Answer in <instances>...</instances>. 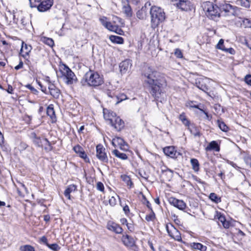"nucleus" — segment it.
I'll use <instances>...</instances> for the list:
<instances>
[{"instance_id":"1","label":"nucleus","mask_w":251,"mask_h":251,"mask_svg":"<svg viewBox=\"0 0 251 251\" xmlns=\"http://www.w3.org/2000/svg\"><path fill=\"white\" fill-rule=\"evenodd\" d=\"M158 72L149 68L148 72L145 74L146 78L145 81L151 87V93L152 96L159 100L164 94L167 82L164 78L158 79Z\"/></svg>"},{"instance_id":"2","label":"nucleus","mask_w":251,"mask_h":251,"mask_svg":"<svg viewBox=\"0 0 251 251\" xmlns=\"http://www.w3.org/2000/svg\"><path fill=\"white\" fill-rule=\"evenodd\" d=\"M103 82V78L97 72L90 70L85 73L81 80L83 86L96 87L101 85Z\"/></svg>"},{"instance_id":"3","label":"nucleus","mask_w":251,"mask_h":251,"mask_svg":"<svg viewBox=\"0 0 251 251\" xmlns=\"http://www.w3.org/2000/svg\"><path fill=\"white\" fill-rule=\"evenodd\" d=\"M103 117L107 122L117 131H120L125 126L124 121L113 112L104 109Z\"/></svg>"},{"instance_id":"4","label":"nucleus","mask_w":251,"mask_h":251,"mask_svg":"<svg viewBox=\"0 0 251 251\" xmlns=\"http://www.w3.org/2000/svg\"><path fill=\"white\" fill-rule=\"evenodd\" d=\"M151 17V25L152 27H156L160 23L163 22L165 19L163 10L159 7L152 6L150 9Z\"/></svg>"},{"instance_id":"5","label":"nucleus","mask_w":251,"mask_h":251,"mask_svg":"<svg viewBox=\"0 0 251 251\" xmlns=\"http://www.w3.org/2000/svg\"><path fill=\"white\" fill-rule=\"evenodd\" d=\"M214 1L215 3V5L210 2H206L205 9L207 16L212 20H216L220 16V9L218 0H214Z\"/></svg>"},{"instance_id":"6","label":"nucleus","mask_w":251,"mask_h":251,"mask_svg":"<svg viewBox=\"0 0 251 251\" xmlns=\"http://www.w3.org/2000/svg\"><path fill=\"white\" fill-rule=\"evenodd\" d=\"M60 71L62 75L61 77L67 84H72L76 81L75 75L67 65L63 64L61 66Z\"/></svg>"},{"instance_id":"7","label":"nucleus","mask_w":251,"mask_h":251,"mask_svg":"<svg viewBox=\"0 0 251 251\" xmlns=\"http://www.w3.org/2000/svg\"><path fill=\"white\" fill-rule=\"evenodd\" d=\"M174 5L181 11H189L195 9V6L190 0H171Z\"/></svg>"},{"instance_id":"8","label":"nucleus","mask_w":251,"mask_h":251,"mask_svg":"<svg viewBox=\"0 0 251 251\" xmlns=\"http://www.w3.org/2000/svg\"><path fill=\"white\" fill-rule=\"evenodd\" d=\"M31 7H37L38 11L40 12H45L50 9L53 3V0H46L41 1L37 0L39 3L38 5L34 4V2H36V0H29Z\"/></svg>"},{"instance_id":"9","label":"nucleus","mask_w":251,"mask_h":251,"mask_svg":"<svg viewBox=\"0 0 251 251\" xmlns=\"http://www.w3.org/2000/svg\"><path fill=\"white\" fill-rule=\"evenodd\" d=\"M219 8L220 11H223L226 16H235L236 14V11L238 8L236 6H233L229 3L224 2L223 3L219 2Z\"/></svg>"},{"instance_id":"10","label":"nucleus","mask_w":251,"mask_h":251,"mask_svg":"<svg viewBox=\"0 0 251 251\" xmlns=\"http://www.w3.org/2000/svg\"><path fill=\"white\" fill-rule=\"evenodd\" d=\"M96 156L103 163H106L108 161L105 149L101 144H99L96 147Z\"/></svg>"},{"instance_id":"11","label":"nucleus","mask_w":251,"mask_h":251,"mask_svg":"<svg viewBox=\"0 0 251 251\" xmlns=\"http://www.w3.org/2000/svg\"><path fill=\"white\" fill-rule=\"evenodd\" d=\"M166 229L169 236L172 238L178 241L181 240V237L179 231L173 225L171 224L170 226L166 225Z\"/></svg>"},{"instance_id":"12","label":"nucleus","mask_w":251,"mask_h":251,"mask_svg":"<svg viewBox=\"0 0 251 251\" xmlns=\"http://www.w3.org/2000/svg\"><path fill=\"white\" fill-rule=\"evenodd\" d=\"M112 144L114 147H119L120 149L125 151L128 150V147L123 139L117 137L113 138L112 141Z\"/></svg>"},{"instance_id":"13","label":"nucleus","mask_w":251,"mask_h":251,"mask_svg":"<svg viewBox=\"0 0 251 251\" xmlns=\"http://www.w3.org/2000/svg\"><path fill=\"white\" fill-rule=\"evenodd\" d=\"M210 80L206 77L200 78L196 81V84L197 87L204 92L207 93L209 90V86L208 84L210 83Z\"/></svg>"},{"instance_id":"14","label":"nucleus","mask_w":251,"mask_h":251,"mask_svg":"<svg viewBox=\"0 0 251 251\" xmlns=\"http://www.w3.org/2000/svg\"><path fill=\"white\" fill-rule=\"evenodd\" d=\"M168 201L171 205L177 208L179 210H183L185 209L186 207V203L182 200H180L174 197H170Z\"/></svg>"},{"instance_id":"15","label":"nucleus","mask_w":251,"mask_h":251,"mask_svg":"<svg viewBox=\"0 0 251 251\" xmlns=\"http://www.w3.org/2000/svg\"><path fill=\"white\" fill-rule=\"evenodd\" d=\"M163 152L166 156L172 158H176L180 153L177 152L174 146H168L163 148Z\"/></svg>"},{"instance_id":"16","label":"nucleus","mask_w":251,"mask_h":251,"mask_svg":"<svg viewBox=\"0 0 251 251\" xmlns=\"http://www.w3.org/2000/svg\"><path fill=\"white\" fill-rule=\"evenodd\" d=\"M122 12L126 17L130 18L132 16V10L129 3L128 0H124L122 2Z\"/></svg>"},{"instance_id":"17","label":"nucleus","mask_w":251,"mask_h":251,"mask_svg":"<svg viewBox=\"0 0 251 251\" xmlns=\"http://www.w3.org/2000/svg\"><path fill=\"white\" fill-rule=\"evenodd\" d=\"M122 241L124 245L127 247H132L135 245L134 239L127 234L123 235Z\"/></svg>"},{"instance_id":"18","label":"nucleus","mask_w":251,"mask_h":251,"mask_svg":"<svg viewBox=\"0 0 251 251\" xmlns=\"http://www.w3.org/2000/svg\"><path fill=\"white\" fill-rule=\"evenodd\" d=\"M73 150L75 152L78 154L81 158H83L85 162L89 161V158L87 157V154L84 151L83 148L80 146L76 145L73 148Z\"/></svg>"},{"instance_id":"19","label":"nucleus","mask_w":251,"mask_h":251,"mask_svg":"<svg viewBox=\"0 0 251 251\" xmlns=\"http://www.w3.org/2000/svg\"><path fill=\"white\" fill-rule=\"evenodd\" d=\"M50 94L54 99L59 98L60 95V91L53 84L50 83L48 86Z\"/></svg>"},{"instance_id":"20","label":"nucleus","mask_w":251,"mask_h":251,"mask_svg":"<svg viewBox=\"0 0 251 251\" xmlns=\"http://www.w3.org/2000/svg\"><path fill=\"white\" fill-rule=\"evenodd\" d=\"M132 64L129 60H125L120 63L119 68L121 73H126L131 68Z\"/></svg>"},{"instance_id":"21","label":"nucleus","mask_w":251,"mask_h":251,"mask_svg":"<svg viewBox=\"0 0 251 251\" xmlns=\"http://www.w3.org/2000/svg\"><path fill=\"white\" fill-rule=\"evenodd\" d=\"M107 227L108 229L118 234L121 233L123 231L122 228L119 225L113 222H108Z\"/></svg>"},{"instance_id":"22","label":"nucleus","mask_w":251,"mask_h":251,"mask_svg":"<svg viewBox=\"0 0 251 251\" xmlns=\"http://www.w3.org/2000/svg\"><path fill=\"white\" fill-rule=\"evenodd\" d=\"M148 9L146 6L142 7L136 13L137 17L140 20H145L147 17Z\"/></svg>"},{"instance_id":"23","label":"nucleus","mask_w":251,"mask_h":251,"mask_svg":"<svg viewBox=\"0 0 251 251\" xmlns=\"http://www.w3.org/2000/svg\"><path fill=\"white\" fill-rule=\"evenodd\" d=\"M76 190V186L75 184H71L69 185L64 191V194L65 196L69 200L71 199L70 194L75 191Z\"/></svg>"},{"instance_id":"24","label":"nucleus","mask_w":251,"mask_h":251,"mask_svg":"<svg viewBox=\"0 0 251 251\" xmlns=\"http://www.w3.org/2000/svg\"><path fill=\"white\" fill-rule=\"evenodd\" d=\"M206 150H214L216 151H220V147L216 141H213L211 142L206 148Z\"/></svg>"},{"instance_id":"25","label":"nucleus","mask_w":251,"mask_h":251,"mask_svg":"<svg viewBox=\"0 0 251 251\" xmlns=\"http://www.w3.org/2000/svg\"><path fill=\"white\" fill-rule=\"evenodd\" d=\"M188 129L191 133L194 136V137H200L201 133L199 129L194 125H191L188 127Z\"/></svg>"},{"instance_id":"26","label":"nucleus","mask_w":251,"mask_h":251,"mask_svg":"<svg viewBox=\"0 0 251 251\" xmlns=\"http://www.w3.org/2000/svg\"><path fill=\"white\" fill-rule=\"evenodd\" d=\"M218 220L222 223L223 226L225 228H228L229 227L230 223L228 221L226 220L225 217L221 214L218 215Z\"/></svg>"},{"instance_id":"27","label":"nucleus","mask_w":251,"mask_h":251,"mask_svg":"<svg viewBox=\"0 0 251 251\" xmlns=\"http://www.w3.org/2000/svg\"><path fill=\"white\" fill-rule=\"evenodd\" d=\"M110 40L114 43L122 44L124 43V39L120 36L115 35H111L109 37Z\"/></svg>"},{"instance_id":"28","label":"nucleus","mask_w":251,"mask_h":251,"mask_svg":"<svg viewBox=\"0 0 251 251\" xmlns=\"http://www.w3.org/2000/svg\"><path fill=\"white\" fill-rule=\"evenodd\" d=\"M113 154L117 157L122 160H126L127 159V155L125 153H122L117 150H114L112 151Z\"/></svg>"},{"instance_id":"29","label":"nucleus","mask_w":251,"mask_h":251,"mask_svg":"<svg viewBox=\"0 0 251 251\" xmlns=\"http://www.w3.org/2000/svg\"><path fill=\"white\" fill-rule=\"evenodd\" d=\"M190 163L193 170L196 172H198L200 169V164L198 159L192 158L190 160Z\"/></svg>"},{"instance_id":"30","label":"nucleus","mask_w":251,"mask_h":251,"mask_svg":"<svg viewBox=\"0 0 251 251\" xmlns=\"http://www.w3.org/2000/svg\"><path fill=\"white\" fill-rule=\"evenodd\" d=\"M108 30L113 32H115L119 35H123L124 34L123 30L121 28H120L117 25H113L112 24L111 25Z\"/></svg>"},{"instance_id":"31","label":"nucleus","mask_w":251,"mask_h":251,"mask_svg":"<svg viewBox=\"0 0 251 251\" xmlns=\"http://www.w3.org/2000/svg\"><path fill=\"white\" fill-rule=\"evenodd\" d=\"M191 247L194 249L198 250L201 251H206L207 249L205 246L199 243H193L191 245Z\"/></svg>"},{"instance_id":"32","label":"nucleus","mask_w":251,"mask_h":251,"mask_svg":"<svg viewBox=\"0 0 251 251\" xmlns=\"http://www.w3.org/2000/svg\"><path fill=\"white\" fill-rule=\"evenodd\" d=\"M100 21L101 24L108 30L109 29L112 23L107 21V18L105 17H102L100 18Z\"/></svg>"},{"instance_id":"33","label":"nucleus","mask_w":251,"mask_h":251,"mask_svg":"<svg viewBox=\"0 0 251 251\" xmlns=\"http://www.w3.org/2000/svg\"><path fill=\"white\" fill-rule=\"evenodd\" d=\"M47 114L48 116H49L51 119L55 118V112L53 108V105L52 104H50L48 106L47 108Z\"/></svg>"},{"instance_id":"34","label":"nucleus","mask_w":251,"mask_h":251,"mask_svg":"<svg viewBox=\"0 0 251 251\" xmlns=\"http://www.w3.org/2000/svg\"><path fill=\"white\" fill-rule=\"evenodd\" d=\"M209 199L216 203H218L221 201V199L216 194L211 193L209 196Z\"/></svg>"},{"instance_id":"35","label":"nucleus","mask_w":251,"mask_h":251,"mask_svg":"<svg viewBox=\"0 0 251 251\" xmlns=\"http://www.w3.org/2000/svg\"><path fill=\"white\" fill-rule=\"evenodd\" d=\"M236 3L246 8H248L250 6V2L249 0H236Z\"/></svg>"},{"instance_id":"36","label":"nucleus","mask_w":251,"mask_h":251,"mask_svg":"<svg viewBox=\"0 0 251 251\" xmlns=\"http://www.w3.org/2000/svg\"><path fill=\"white\" fill-rule=\"evenodd\" d=\"M41 41L50 47L54 46V41L51 38L43 37L41 38Z\"/></svg>"},{"instance_id":"37","label":"nucleus","mask_w":251,"mask_h":251,"mask_svg":"<svg viewBox=\"0 0 251 251\" xmlns=\"http://www.w3.org/2000/svg\"><path fill=\"white\" fill-rule=\"evenodd\" d=\"M122 180L126 184V185L131 188L133 186V183L129 176L126 175L122 176Z\"/></svg>"},{"instance_id":"38","label":"nucleus","mask_w":251,"mask_h":251,"mask_svg":"<svg viewBox=\"0 0 251 251\" xmlns=\"http://www.w3.org/2000/svg\"><path fill=\"white\" fill-rule=\"evenodd\" d=\"M217 124L218 125L219 127L224 132H226L228 130V126L225 124V123L223 122L222 121L218 120L217 121Z\"/></svg>"},{"instance_id":"39","label":"nucleus","mask_w":251,"mask_h":251,"mask_svg":"<svg viewBox=\"0 0 251 251\" xmlns=\"http://www.w3.org/2000/svg\"><path fill=\"white\" fill-rule=\"evenodd\" d=\"M241 25L245 28H251V20L245 19L243 20Z\"/></svg>"},{"instance_id":"40","label":"nucleus","mask_w":251,"mask_h":251,"mask_svg":"<svg viewBox=\"0 0 251 251\" xmlns=\"http://www.w3.org/2000/svg\"><path fill=\"white\" fill-rule=\"evenodd\" d=\"M33 135H34L33 142L34 144L38 147L42 146V141L40 138L37 137L35 133H33Z\"/></svg>"},{"instance_id":"41","label":"nucleus","mask_w":251,"mask_h":251,"mask_svg":"<svg viewBox=\"0 0 251 251\" xmlns=\"http://www.w3.org/2000/svg\"><path fill=\"white\" fill-rule=\"evenodd\" d=\"M224 40L222 39H221L216 46L217 49L221 50H225V47L224 45Z\"/></svg>"},{"instance_id":"42","label":"nucleus","mask_w":251,"mask_h":251,"mask_svg":"<svg viewBox=\"0 0 251 251\" xmlns=\"http://www.w3.org/2000/svg\"><path fill=\"white\" fill-rule=\"evenodd\" d=\"M21 251H35L33 247L30 245H25L21 247Z\"/></svg>"},{"instance_id":"43","label":"nucleus","mask_w":251,"mask_h":251,"mask_svg":"<svg viewBox=\"0 0 251 251\" xmlns=\"http://www.w3.org/2000/svg\"><path fill=\"white\" fill-rule=\"evenodd\" d=\"M47 246L54 251H57L60 250V247L57 244H47Z\"/></svg>"},{"instance_id":"44","label":"nucleus","mask_w":251,"mask_h":251,"mask_svg":"<svg viewBox=\"0 0 251 251\" xmlns=\"http://www.w3.org/2000/svg\"><path fill=\"white\" fill-rule=\"evenodd\" d=\"M155 218V215L154 213L151 212L149 214L147 215L145 217V219L148 221H152Z\"/></svg>"},{"instance_id":"45","label":"nucleus","mask_w":251,"mask_h":251,"mask_svg":"<svg viewBox=\"0 0 251 251\" xmlns=\"http://www.w3.org/2000/svg\"><path fill=\"white\" fill-rule=\"evenodd\" d=\"M109 203L111 206H114L117 204L116 199L112 196L109 199Z\"/></svg>"},{"instance_id":"46","label":"nucleus","mask_w":251,"mask_h":251,"mask_svg":"<svg viewBox=\"0 0 251 251\" xmlns=\"http://www.w3.org/2000/svg\"><path fill=\"white\" fill-rule=\"evenodd\" d=\"M116 97L119 101H118L117 103L119 102L120 101H122L124 100H125L127 99L126 96L124 94H121L119 95H116Z\"/></svg>"},{"instance_id":"47","label":"nucleus","mask_w":251,"mask_h":251,"mask_svg":"<svg viewBox=\"0 0 251 251\" xmlns=\"http://www.w3.org/2000/svg\"><path fill=\"white\" fill-rule=\"evenodd\" d=\"M244 161L246 164L249 167H251V156L247 155L244 157Z\"/></svg>"},{"instance_id":"48","label":"nucleus","mask_w":251,"mask_h":251,"mask_svg":"<svg viewBox=\"0 0 251 251\" xmlns=\"http://www.w3.org/2000/svg\"><path fill=\"white\" fill-rule=\"evenodd\" d=\"M96 187H97V190H98L101 192H103L104 191V185L102 182H98L97 183Z\"/></svg>"},{"instance_id":"49","label":"nucleus","mask_w":251,"mask_h":251,"mask_svg":"<svg viewBox=\"0 0 251 251\" xmlns=\"http://www.w3.org/2000/svg\"><path fill=\"white\" fill-rule=\"evenodd\" d=\"M174 53L176 57L178 58H181L182 57V52L179 49H176L175 50Z\"/></svg>"},{"instance_id":"50","label":"nucleus","mask_w":251,"mask_h":251,"mask_svg":"<svg viewBox=\"0 0 251 251\" xmlns=\"http://www.w3.org/2000/svg\"><path fill=\"white\" fill-rule=\"evenodd\" d=\"M245 81L246 83L251 86V75H248L245 77Z\"/></svg>"},{"instance_id":"51","label":"nucleus","mask_w":251,"mask_h":251,"mask_svg":"<svg viewBox=\"0 0 251 251\" xmlns=\"http://www.w3.org/2000/svg\"><path fill=\"white\" fill-rule=\"evenodd\" d=\"M223 51H224L226 52H228L230 54H234L235 52L234 50L232 48H225V50H223Z\"/></svg>"},{"instance_id":"52","label":"nucleus","mask_w":251,"mask_h":251,"mask_svg":"<svg viewBox=\"0 0 251 251\" xmlns=\"http://www.w3.org/2000/svg\"><path fill=\"white\" fill-rule=\"evenodd\" d=\"M127 229L131 232H132L134 230V226L132 223H127L126 225Z\"/></svg>"},{"instance_id":"53","label":"nucleus","mask_w":251,"mask_h":251,"mask_svg":"<svg viewBox=\"0 0 251 251\" xmlns=\"http://www.w3.org/2000/svg\"><path fill=\"white\" fill-rule=\"evenodd\" d=\"M26 87L30 89L31 91H32L34 94L38 92V91L36 89H35L33 86H32L30 84L26 85Z\"/></svg>"},{"instance_id":"54","label":"nucleus","mask_w":251,"mask_h":251,"mask_svg":"<svg viewBox=\"0 0 251 251\" xmlns=\"http://www.w3.org/2000/svg\"><path fill=\"white\" fill-rule=\"evenodd\" d=\"M23 67V62L22 60H21L19 62V64L15 67V69L16 70H18Z\"/></svg>"},{"instance_id":"55","label":"nucleus","mask_w":251,"mask_h":251,"mask_svg":"<svg viewBox=\"0 0 251 251\" xmlns=\"http://www.w3.org/2000/svg\"><path fill=\"white\" fill-rule=\"evenodd\" d=\"M123 211L126 214H127L129 213V208L128 205H126L123 207Z\"/></svg>"},{"instance_id":"56","label":"nucleus","mask_w":251,"mask_h":251,"mask_svg":"<svg viewBox=\"0 0 251 251\" xmlns=\"http://www.w3.org/2000/svg\"><path fill=\"white\" fill-rule=\"evenodd\" d=\"M40 241L42 243L45 244L47 246V244H49V243H48V240H47V238L45 236H42L40 238Z\"/></svg>"},{"instance_id":"57","label":"nucleus","mask_w":251,"mask_h":251,"mask_svg":"<svg viewBox=\"0 0 251 251\" xmlns=\"http://www.w3.org/2000/svg\"><path fill=\"white\" fill-rule=\"evenodd\" d=\"M107 95H108V97L110 98H113L114 96H116V95L114 94V92L110 91L109 90L107 92Z\"/></svg>"},{"instance_id":"58","label":"nucleus","mask_w":251,"mask_h":251,"mask_svg":"<svg viewBox=\"0 0 251 251\" xmlns=\"http://www.w3.org/2000/svg\"><path fill=\"white\" fill-rule=\"evenodd\" d=\"M182 122L185 126H188V127L190 126V122L187 119H185L184 121H182Z\"/></svg>"},{"instance_id":"59","label":"nucleus","mask_w":251,"mask_h":251,"mask_svg":"<svg viewBox=\"0 0 251 251\" xmlns=\"http://www.w3.org/2000/svg\"><path fill=\"white\" fill-rule=\"evenodd\" d=\"M120 222L122 225H127V220L126 218H122L120 220Z\"/></svg>"},{"instance_id":"60","label":"nucleus","mask_w":251,"mask_h":251,"mask_svg":"<svg viewBox=\"0 0 251 251\" xmlns=\"http://www.w3.org/2000/svg\"><path fill=\"white\" fill-rule=\"evenodd\" d=\"M179 120L182 122L183 121H184L185 119H186V118L185 117V116L184 115V114H181L179 115Z\"/></svg>"},{"instance_id":"61","label":"nucleus","mask_w":251,"mask_h":251,"mask_svg":"<svg viewBox=\"0 0 251 251\" xmlns=\"http://www.w3.org/2000/svg\"><path fill=\"white\" fill-rule=\"evenodd\" d=\"M44 220L46 221V222H48L50 221V217L49 215H45L44 216Z\"/></svg>"},{"instance_id":"62","label":"nucleus","mask_w":251,"mask_h":251,"mask_svg":"<svg viewBox=\"0 0 251 251\" xmlns=\"http://www.w3.org/2000/svg\"><path fill=\"white\" fill-rule=\"evenodd\" d=\"M204 114L205 115L206 119L209 121L211 120V117H210L207 113V112H204Z\"/></svg>"},{"instance_id":"63","label":"nucleus","mask_w":251,"mask_h":251,"mask_svg":"<svg viewBox=\"0 0 251 251\" xmlns=\"http://www.w3.org/2000/svg\"><path fill=\"white\" fill-rule=\"evenodd\" d=\"M131 0L132 3L135 5L138 4L140 1V0Z\"/></svg>"},{"instance_id":"64","label":"nucleus","mask_w":251,"mask_h":251,"mask_svg":"<svg viewBox=\"0 0 251 251\" xmlns=\"http://www.w3.org/2000/svg\"><path fill=\"white\" fill-rule=\"evenodd\" d=\"M149 245L150 246V247L151 248V249L153 251H155V249L153 246V244L151 242H149Z\"/></svg>"}]
</instances>
